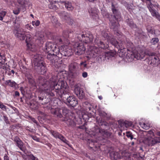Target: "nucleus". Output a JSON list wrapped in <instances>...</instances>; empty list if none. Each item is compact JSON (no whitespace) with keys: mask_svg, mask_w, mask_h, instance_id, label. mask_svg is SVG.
Returning a JSON list of instances; mask_svg holds the SVG:
<instances>
[{"mask_svg":"<svg viewBox=\"0 0 160 160\" xmlns=\"http://www.w3.org/2000/svg\"><path fill=\"white\" fill-rule=\"evenodd\" d=\"M112 10L113 13L114 14V18L115 20H118V18H117L116 17H119L120 12H118V10L115 8L113 3L112 4Z\"/></svg>","mask_w":160,"mask_h":160,"instance_id":"412c9836","label":"nucleus"},{"mask_svg":"<svg viewBox=\"0 0 160 160\" xmlns=\"http://www.w3.org/2000/svg\"><path fill=\"white\" fill-rule=\"evenodd\" d=\"M81 36L82 38H81L79 40L85 43L91 42L93 41V37L92 34H87L86 35L82 34Z\"/></svg>","mask_w":160,"mask_h":160,"instance_id":"0eeeda50","label":"nucleus"},{"mask_svg":"<svg viewBox=\"0 0 160 160\" xmlns=\"http://www.w3.org/2000/svg\"><path fill=\"white\" fill-rule=\"evenodd\" d=\"M132 123L131 122L126 121L124 123H122L123 125H124L126 128H127L128 127L132 126Z\"/></svg>","mask_w":160,"mask_h":160,"instance_id":"473e14b6","label":"nucleus"},{"mask_svg":"<svg viewBox=\"0 0 160 160\" xmlns=\"http://www.w3.org/2000/svg\"><path fill=\"white\" fill-rule=\"evenodd\" d=\"M28 155L32 160H38V158L34 156L32 154H31L30 155Z\"/></svg>","mask_w":160,"mask_h":160,"instance_id":"4c0bfd02","label":"nucleus"},{"mask_svg":"<svg viewBox=\"0 0 160 160\" xmlns=\"http://www.w3.org/2000/svg\"><path fill=\"white\" fill-rule=\"evenodd\" d=\"M17 146L19 148L22 150V148L23 145V142L20 140L18 142L16 143Z\"/></svg>","mask_w":160,"mask_h":160,"instance_id":"f704fd0d","label":"nucleus"},{"mask_svg":"<svg viewBox=\"0 0 160 160\" xmlns=\"http://www.w3.org/2000/svg\"><path fill=\"white\" fill-rule=\"evenodd\" d=\"M59 42H62V39H61V38H60L59 39Z\"/></svg>","mask_w":160,"mask_h":160,"instance_id":"e2e57ef3","label":"nucleus"},{"mask_svg":"<svg viewBox=\"0 0 160 160\" xmlns=\"http://www.w3.org/2000/svg\"><path fill=\"white\" fill-rule=\"evenodd\" d=\"M3 119L6 123H9V121L8 118L6 116H3Z\"/></svg>","mask_w":160,"mask_h":160,"instance_id":"37998d69","label":"nucleus"},{"mask_svg":"<svg viewBox=\"0 0 160 160\" xmlns=\"http://www.w3.org/2000/svg\"><path fill=\"white\" fill-rule=\"evenodd\" d=\"M44 38V35L43 34H41L39 37V38H38V39H39L40 40H42L43 39V38Z\"/></svg>","mask_w":160,"mask_h":160,"instance_id":"3c124183","label":"nucleus"},{"mask_svg":"<svg viewBox=\"0 0 160 160\" xmlns=\"http://www.w3.org/2000/svg\"><path fill=\"white\" fill-rule=\"evenodd\" d=\"M158 39L157 38H153L151 40V43L152 44L154 45L156 44L158 41Z\"/></svg>","mask_w":160,"mask_h":160,"instance_id":"72a5a7b5","label":"nucleus"},{"mask_svg":"<svg viewBox=\"0 0 160 160\" xmlns=\"http://www.w3.org/2000/svg\"><path fill=\"white\" fill-rule=\"evenodd\" d=\"M63 37H65V38H68L69 37L68 32H63Z\"/></svg>","mask_w":160,"mask_h":160,"instance_id":"79ce46f5","label":"nucleus"},{"mask_svg":"<svg viewBox=\"0 0 160 160\" xmlns=\"http://www.w3.org/2000/svg\"><path fill=\"white\" fill-rule=\"evenodd\" d=\"M148 136L150 135V136L152 137L154 136V133L152 131L150 130L148 131Z\"/></svg>","mask_w":160,"mask_h":160,"instance_id":"ea45409f","label":"nucleus"},{"mask_svg":"<svg viewBox=\"0 0 160 160\" xmlns=\"http://www.w3.org/2000/svg\"><path fill=\"white\" fill-rule=\"evenodd\" d=\"M140 125L142 128L146 130L148 129L150 127V125L147 123L140 122Z\"/></svg>","mask_w":160,"mask_h":160,"instance_id":"c85d7f7f","label":"nucleus"},{"mask_svg":"<svg viewBox=\"0 0 160 160\" xmlns=\"http://www.w3.org/2000/svg\"><path fill=\"white\" fill-rule=\"evenodd\" d=\"M5 57L3 55H1V54H0V62H3V60H5Z\"/></svg>","mask_w":160,"mask_h":160,"instance_id":"a18cd8bd","label":"nucleus"},{"mask_svg":"<svg viewBox=\"0 0 160 160\" xmlns=\"http://www.w3.org/2000/svg\"><path fill=\"white\" fill-rule=\"evenodd\" d=\"M0 108H1L3 110H6V107L4 105L2 102H0Z\"/></svg>","mask_w":160,"mask_h":160,"instance_id":"58836bf2","label":"nucleus"},{"mask_svg":"<svg viewBox=\"0 0 160 160\" xmlns=\"http://www.w3.org/2000/svg\"><path fill=\"white\" fill-rule=\"evenodd\" d=\"M11 72L12 74L13 75H14L15 73L14 71L13 70H12L11 71Z\"/></svg>","mask_w":160,"mask_h":160,"instance_id":"052dcab7","label":"nucleus"},{"mask_svg":"<svg viewBox=\"0 0 160 160\" xmlns=\"http://www.w3.org/2000/svg\"><path fill=\"white\" fill-rule=\"evenodd\" d=\"M39 100H43V98H42L41 97H39Z\"/></svg>","mask_w":160,"mask_h":160,"instance_id":"680f3d73","label":"nucleus"},{"mask_svg":"<svg viewBox=\"0 0 160 160\" xmlns=\"http://www.w3.org/2000/svg\"><path fill=\"white\" fill-rule=\"evenodd\" d=\"M55 79H54L53 80H51L52 84V87H53L54 89H55L56 90H59L62 88H64L63 85L64 82L62 81H59L58 83L56 84Z\"/></svg>","mask_w":160,"mask_h":160,"instance_id":"6e6552de","label":"nucleus"},{"mask_svg":"<svg viewBox=\"0 0 160 160\" xmlns=\"http://www.w3.org/2000/svg\"><path fill=\"white\" fill-rule=\"evenodd\" d=\"M61 18L66 21L69 24L72 25L73 23V20L70 18V15L65 12H61L59 13Z\"/></svg>","mask_w":160,"mask_h":160,"instance_id":"20e7f679","label":"nucleus"},{"mask_svg":"<svg viewBox=\"0 0 160 160\" xmlns=\"http://www.w3.org/2000/svg\"><path fill=\"white\" fill-rule=\"evenodd\" d=\"M32 138L33 140H35L39 142V141H40L39 138H37L36 136H33L32 137Z\"/></svg>","mask_w":160,"mask_h":160,"instance_id":"8fccbe9b","label":"nucleus"},{"mask_svg":"<svg viewBox=\"0 0 160 160\" xmlns=\"http://www.w3.org/2000/svg\"><path fill=\"white\" fill-rule=\"evenodd\" d=\"M116 52L110 51L104 53L103 54L100 55V57L101 58L103 59V60L105 59H109L111 57H113L116 54Z\"/></svg>","mask_w":160,"mask_h":160,"instance_id":"9d476101","label":"nucleus"},{"mask_svg":"<svg viewBox=\"0 0 160 160\" xmlns=\"http://www.w3.org/2000/svg\"><path fill=\"white\" fill-rule=\"evenodd\" d=\"M82 75L84 78H86L88 76V73L86 72H84L82 73Z\"/></svg>","mask_w":160,"mask_h":160,"instance_id":"09e8293b","label":"nucleus"},{"mask_svg":"<svg viewBox=\"0 0 160 160\" xmlns=\"http://www.w3.org/2000/svg\"><path fill=\"white\" fill-rule=\"evenodd\" d=\"M26 28L29 30L32 29L33 28L32 27L31 25L29 24H27L26 25Z\"/></svg>","mask_w":160,"mask_h":160,"instance_id":"49530a36","label":"nucleus"},{"mask_svg":"<svg viewBox=\"0 0 160 160\" xmlns=\"http://www.w3.org/2000/svg\"><path fill=\"white\" fill-rule=\"evenodd\" d=\"M156 18H157L159 21H160V15L159 14L156 17Z\"/></svg>","mask_w":160,"mask_h":160,"instance_id":"6e6d98bb","label":"nucleus"},{"mask_svg":"<svg viewBox=\"0 0 160 160\" xmlns=\"http://www.w3.org/2000/svg\"><path fill=\"white\" fill-rule=\"evenodd\" d=\"M21 140L18 137H15L14 138V141L17 143V142H18Z\"/></svg>","mask_w":160,"mask_h":160,"instance_id":"de8ad7c7","label":"nucleus"},{"mask_svg":"<svg viewBox=\"0 0 160 160\" xmlns=\"http://www.w3.org/2000/svg\"><path fill=\"white\" fill-rule=\"evenodd\" d=\"M47 83L44 84L41 88V89L42 91L48 93V94H51L52 91L54 89L53 87H52V84L51 80H50V85H47Z\"/></svg>","mask_w":160,"mask_h":160,"instance_id":"39448f33","label":"nucleus"},{"mask_svg":"<svg viewBox=\"0 0 160 160\" xmlns=\"http://www.w3.org/2000/svg\"><path fill=\"white\" fill-rule=\"evenodd\" d=\"M106 115V113H104V114L103 115H102V116H105Z\"/></svg>","mask_w":160,"mask_h":160,"instance_id":"338daca9","label":"nucleus"},{"mask_svg":"<svg viewBox=\"0 0 160 160\" xmlns=\"http://www.w3.org/2000/svg\"><path fill=\"white\" fill-rule=\"evenodd\" d=\"M26 33L27 32L22 29H19L15 31V36L21 40H23L25 39Z\"/></svg>","mask_w":160,"mask_h":160,"instance_id":"423d86ee","label":"nucleus"},{"mask_svg":"<svg viewBox=\"0 0 160 160\" xmlns=\"http://www.w3.org/2000/svg\"><path fill=\"white\" fill-rule=\"evenodd\" d=\"M43 59L41 56L38 54H36L33 57V63L35 66L41 64L43 62Z\"/></svg>","mask_w":160,"mask_h":160,"instance_id":"ddd939ff","label":"nucleus"},{"mask_svg":"<svg viewBox=\"0 0 160 160\" xmlns=\"http://www.w3.org/2000/svg\"><path fill=\"white\" fill-rule=\"evenodd\" d=\"M62 111L64 113V112H65V113H67L68 111H67V110L66 109H64L63 110L60 109L59 110H58V109L56 110H55V114H57V116L58 117H61L62 116L61 114V112Z\"/></svg>","mask_w":160,"mask_h":160,"instance_id":"bb28decb","label":"nucleus"},{"mask_svg":"<svg viewBox=\"0 0 160 160\" xmlns=\"http://www.w3.org/2000/svg\"><path fill=\"white\" fill-rule=\"evenodd\" d=\"M73 48L76 54L79 55L84 53L85 48L83 44L76 42L73 45Z\"/></svg>","mask_w":160,"mask_h":160,"instance_id":"7ed1b4c3","label":"nucleus"},{"mask_svg":"<svg viewBox=\"0 0 160 160\" xmlns=\"http://www.w3.org/2000/svg\"><path fill=\"white\" fill-rule=\"evenodd\" d=\"M47 56V58L51 61L52 63H55L56 59L57 58V55L55 53L53 52H49Z\"/></svg>","mask_w":160,"mask_h":160,"instance_id":"f3484780","label":"nucleus"},{"mask_svg":"<svg viewBox=\"0 0 160 160\" xmlns=\"http://www.w3.org/2000/svg\"><path fill=\"white\" fill-rule=\"evenodd\" d=\"M89 12L91 16L96 17L97 16V11L95 9H91L89 10Z\"/></svg>","mask_w":160,"mask_h":160,"instance_id":"c756f323","label":"nucleus"},{"mask_svg":"<svg viewBox=\"0 0 160 160\" xmlns=\"http://www.w3.org/2000/svg\"><path fill=\"white\" fill-rule=\"evenodd\" d=\"M158 58L157 57H154V59H152V60L154 61V59L155 60V62L156 63L157 61H158Z\"/></svg>","mask_w":160,"mask_h":160,"instance_id":"603ef678","label":"nucleus"},{"mask_svg":"<svg viewBox=\"0 0 160 160\" xmlns=\"http://www.w3.org/2000/svg\"><path fill=\"white\" fill-rule=\"evenodd\" d=\"M126 151H123L122 153V157L125 156L126 157V158H125V160H131L130 158L129 157L130 154L128 153H127L126 152Z\"/></svg>","mask_w":160,"mask_h":160,"instance_id":"7c9ffc66","label":"nucleus"},{"mask_svg":"<svg viewBox=\"0 0 160 160\" xmlns=\"http://www.w3.org/2000/svg\"><path fill=\"white\" fill-rule=\"evenodd\" d=\"M77 64L76 62H72L69 66V69L70 72H72L76 69Z\"/></svg>","mask_w":160,"mask_h":160,"instance_id":"b1692460","label":"nucleus"},{"mask_svg":"<svg viewBox=\"0 0 160 160\" xmlns=\"http://www.w3.org/2000/svg\"><path fill=\"white\" fill-rule=\"evenodd\" d=\"M126 136L128 138H130L131 140L133 139V136L132 134L130 132H127L126 133Z\"/></svg>","mask_w":160,"mask_h":160,"instance_id":"e433bc0d","label":"nucleus"},{"mask_svg":"<svg viewBox=\"0 0 160 160\" xmlns=\"http://www.w3.org/2000/svg\"><path fill=\"white\" fill-rule=\"evenodd\" d=\"M26 37V42L27 43L31 42V40L32 39V37L29 33H26L25 37Z\"/></svg>","mask_w":160,"mask_h":160,"instance_id":"cd10ccee","label":"nucleus"},{"mask_svg":"<svg viewBox=\"0 0 160 160\" xmlns=\"http://www.w3.org/2000/svg\"><path fill=\"white\" fill-rule=\"evenodd\" d=\"M148 8L150 12L152 15L153 17L156 18L159 13L156 10L153 9L151 6H150L148 7Z\"/></svg>","mask_w":160,"mask_h":160,"instance_id":"5701e85b","label":"nucleus"},{"mask_svg":"<svg viewBox=\"0 0 160 160\" xmlns=\"http://www.w3.org/2000/svg\"><path fill=\"white\" fill-rule=\"evenodd\" d=\"M27 49L28 50L33 52L36 50V45L32 42L27 43Z\"/></svg>","mask_w":160,"mask_h":160,"instance_id":"4be33fe9","label":"nucleus"},{"mask_svg":"<svg viewBox=\"0 0 160 160\" xmlns=\"http://www.w3.org/2000/svg\"><path fill=\"white\" fill-rule=\"evenodd\" d=\"M40 23V21L38 20H37L36 22L34 21L32 22V24L34 26L35 25L36 26H38L39 25Z\"/></svg>","mask_w":160,"mask_h":160,"instance_id":"c9c22d12","label":"nucleus"},{"mask_svg":"<svg viewBox=\"0 0 160 160\" xmlns=\"http://www.w3.org/2000/svg\"><path fill=\"white\" fill-rule=\"evenodd\" d=\"M67 101L68 104L72 107L75 106L78 104L76 98L73 96H69L67 98Z\"/></svg>","mask_w":160,"mask_h":160,"instance_id":"4468645a","label":"nucleus"},{"mask_svg":"<svg viewBox=\"0 0 160 160\" xmlns=\"http://www.w3.org/2000/svg\"><path fill=\"white\" fill-rule=\"evenodd\" d=\"M9 74V75H12V73H11V72H9V74Z\"/></svg>","mask_w":160,"mask_h":160,"instance_id":"774afa93","label":"nucleus"},{"mask_svg":"<svg viewBox=\"0 0 160 160\" xmlns=\"http://www.w3.org/2000/svg\"><path fill=\"white\" fill-rule=\"evenodd\" d=\"M52 135L56 138H58L61 140L64 143L68 144V142L67 141L65 138L62 136L61 134H59L58 132L55 131H53L51 132Z\"/></svg>","mask_w":160,"mask_h":160,"instance_id":"9b49d317","label":"nucleus"},{"mask_svg":"<svg viewBox=\"0 0 160 160\" xmlns=\"http://www.w3.org/2000/svg\"><path fill=\"white\" fill-rule=\"evenodd\" d=\"M38 64V65L36 66H37L38 67L40 68L42 74H44L46 72V70L45 67L44 66V64L43 63V62H42V63H41V64Z\"/></svg>","mask_w":160,"mask_h":160,"instance_id":"a878e982","label":"nucleus"},{"mask_svg":"<svg viewBox=\"0 0 160 160\" xmlns=\"http://www.w3.org/2000/svg\"><path fill=\"white\" fill-rule=\"evenodd\" d=\"M6 83L10 86L13 88L15 89L16 88V83L14 81L11 80H8L6 82Z\"/></svg>","mask_w":160,"mask_h":160,"instance_id":"393cba45","label":"nucleus"},{"mask_svg":"<svg viewBox=\"0 0 160 160\" xmlns=\"http://www.w3.org/2000/svg\"><path fill=\"white\" fill-rule=\"evenodd\" d=\"M21 9L24 10L27 4L28 0H17Z\"/></svg>","mask_w":160,"mask_h":160,"instance_id":"a211bd4d","label":"nucleus"},{"mask_svg":"<svg viewBox=\"0 0 160 160\" xmlns=\"http://www.w3.org/2000/svg\"><path fill=\"white\" fill-rule=\"evenodd\" d=\"M131 144L132 145H133L134 144V142H131Z\"/></svg>","mask_w":160,"mask_h":160,"instance_id":"0e129e2a","label":"nucleus"},{"mask_svg":"<svg viewBox=\"0 0 160 160\" xmlns=\"http://www.w3.org/2000/svg\"><path fill=\"white\" fill-rule=\"evenodd\" d=\"M95 42L99 48L101 49H104L108 47V45L107 43H104L103 42L99 40L97 38L95 39Z\"/></svg>","mask_w":160,"mask_h":160,"instance_id":"dca6fc26","label":"nucleus"},{"mask_svg":"<svg viewBox=\"0 0 160 160\" xmlns=\"http://www.w3.org/2000/svg\"><path fill=\"white\" fill-rule=\"evenodd\" d=\"M62 4H64L66 8L68 10H72L73 9V7L72 6L71 3L68 2H65L63 1H61L59 3V5Z\"/></svg>","mask_w":160,"mask_h":160,"instance_id":"6ab92c4d","label":"nucleus"},{"mask_svg":"<svg viewBox=\"0 0 160 160\" xmlns=\"http://www.w3.org/2000/svg\"><path fill=\"white\" fill-rule=\"evenodd\" d=\"M108 40L112 45L114 46L115 47H117V48H119L120 49H122L123 48L122 44H119L118 42L114 38H112L110 40Z\"/></svg>","mask_w":160,"mask_h":160,"instance_id":"aec40b11","label":"nucleus"},{"mask_svg":"<svg viewBox=\"0 0 160 160\" xmlns=\"http://www.w3.org/2000/svg\"><path fill=\"white\" fill-rule=\"evenodd\" d=\"M20 12V10L19 8L16 10H13V12L15 14L17 15L19 14Z\"/></svg>","mask_w":160,"mask_h":160,"instance_id":"c03bdc74","label":"nucleus"},{"mask_svg":"<svg viewBox=\"0 0 160 160\" xmlns=\"http://www.w3.org/2000/svg\"><path fill=\"white\" fill-rule=\"evenodd\" d=\"M110 156L112 159H120L122 157V153L121 155L118 152L112 151L110 153Z\"/></svg>","mask_w":160,"mask_h":160,"instance_id":"2eb2a0df","label":"nucleus"},{"mask_svg":"<svg viewBox=\"0 0 160 160\" xmlns=\"http://www.w3.org/2000/svg\"><path fill=\"white\" fill-rule=\"evenodd\" d=\"M147 142V144L149 146H152L154 144L160 142V137H151L150 138H148L146 141Z\"/></svg>","mask_w":160,"mask_h":160,"instance_id":"f8f14e48","label":"nucleus"},{"mask_svg":"<svg viewBox=\"0 0 160 160\" xmlns=\"http://www.w3.org/2000/svg\"><path fill=\"white\" fill-rule=\"evenodd\" d=\"M32 121L35 123H37L36 121L34 118H32L31 119Z\"/></svg>","mask_w":160,"mask_h":160,"instance_id":"4d7b16f0","label":"nucleus"},{"mask_svg":"<svg viewBox=\"0 0 160 160\" xmlns=\"http://www.w3.org/2000/svg\"><path fill=\"white\" fill-rule=\"evenodd\" d=\"M157 135L160 136V132H157Z\"/></svg>","mask_w":160,"mask_h":160,"instance_id":"bf43d9fd","label":"nucleus"},{"mask_svg":"<svg viewBox=\"0 0 160 160\" xmlns=\"http://www.w3.org/2000/svg\"><path fill=\"white\" fill-rule=\"evenodd\" d=\"M98 98L100 100H102V97L101 96H98Z\"/></svg>","mask_w":160,"mask_h":160,"instance_id":"13d9d810","label":"nucleus"},{"mask_svg":"<svg viewBox=\"0 0 160 160\" xmlns=\"http://www.w3.org/2000/svg\"><path fill=\"white\" fill-rule=\"evenodd\" d=\"M6 13L7 12L6 11H2L0 12V20H3V18Z\"/></svg>","mask_w":160,"mask_h":160,"instance_id":"2f4dec72","label":"nucleus"},{"mask_svg":"<svg viewBox=\"0 0 160 160\" xmlns=\"http://www.w3.org/2000/svg\"><path fill=\"white\" fill-rule=\"evenodd\" d=\"M131 59L129 61H131L134 58H136L138 60H141L143 59L145 55H147L149 56H154L155 53L150 52H144L141 51L138 52H132L131 54Z\"/></svg>","mask_w":160,"mask_h":160,"instance_id":"f03ea898","label":"nucleus"},{"mask_svg":"<svg viewBox=\"0 0 160 160\" xmlns=\"http://www.w3.org/2000/svg\"><path fill=\"white\" fill-rule=\"evenodd\" d=\"M110 23H111V24H112V26L113 27H112V28H113L114 29H115V28H116L115 26L114 27V25H115V24H116L117 26L118 27V23H116V22L115 23L114 21L113 22H112L111 20H110Z\"/></svg>","mask_w":160,"mask_h":160,"instance_id":"a19ab883","label":"nucleus"},{"mask_svg":"<svg viewBox=\"0 0 160 160\" xmlns=\"http://www.w3.org/2000/svg\"><path fill=\"white\" fill-rule=\"evenodd\" d=\"M4 160H9V158L8 156H5L4 157Z\"/></svg>","mask_w":160,"mask_h":160,"instance_id":"864d4df0","label":"nucleus"},{"mask_svg":"<svg viewBox=\"0 0 160 160\" xmlns=\"http://www.w3.org/2000/svg\"><path fill=\"white\" fill-rule=\"evenodd\" d=\"M5 0L7 2H10V1H11V0Z\"/></svg>","mask_w":160,"mask_h":160,"instance_id":"69168bd1","label":"nucleus"},{"mask_svg":"<svg viewBox=\"0 0 160 160\" xmlns=\"http://www.w3.org/2000/svg\"><path fill=\"white\" fill-rule=\"evenodd\" d=\"M19 95H20L18 91H16L15 92V95L16 96H19Z\"/></svg>","mask_w":160,"mask_h":160,"instance_id":"5fc2aeb1","label":"nucleus"},{"mask_svg":"<svg viewBox=\"0 0 160 160\" xmlns=\"http://www.w3.org/2000/svg\"><path fill=\"white\" fill-rule=\"evenodd\" d=\"M74 93L80 99L83 98L84 96V93L82 89L78 86H76L74 89Z\"/></svg>","mask_w":160,"mask_h":160,"instance_id":"1a4fd4ad","label":"nucleus"},{"mask_svg":"<svg viewBox=\"0 0 160 160\" xmlns=\"http://www.w3.org/2000/svg\"><path fill=\"white\" fill-rule=\"evenodd\" d=\"M45 52L47 53L53 52L56 54L60 52L61 55L69 57L73 54V52L71 48L68 46L63 45L59 48L56 44L47 42L45 47Z\"/></svg>","mask_w":160,"mask_h":160,"instance_id":"f257e3e1","label":"nucleus"}]
</instances>
